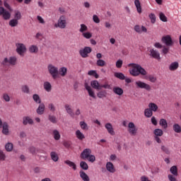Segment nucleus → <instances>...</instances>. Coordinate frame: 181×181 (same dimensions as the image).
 I'll use <instances>...</instances> for the list:
<instances>
[{
  "label": "nucleus",
  "instance_id": "f257e3e1",
  "mask_svg": "<svg viewBox=\"0 0 181 181\" xmlns=\"http://www.w3.org/2000/svg\"><path fill=\"white\" fill-rule=\"evenodd\" d=\"M129 66H132L129 73L132 76H134V77H138L139 74L141 76H146V74H148L146 70L138 64H129Z\"/></svg>",
  "mask_w": 181,
  "mask_h": 181
},
{
  "label": "nucleus",
  "instance_id": "f03ea898",
  "mask_svg": "<svg viewBox=\"0 0 181 181\" xmlns=\"http://www.w3.org/2000/svg\"><path fill=\"white\" fill-rule=\"evenodd\" d=\"M17 59L16 57H10L9 58H4L1 62L3 67H9V66H16Z\"/></svg>",
  "mask_w": 181,
  "mask_h": 181
},
{
  "label": "nucleus",
  "instance_id": "7ed1b4c3",
  "mask_svg": "<svg viewBox=\"0 0 181 181\" xmlns=\"http://www.w3.org/2000/svg\"><path fill=\"white\" fill-rule=\"evenodd\" d=\"M47 69L50 76H52L54 80H56L59 77V68L54 66L53 64H49Z\"/></svg>",
  "mask_w": 181,
  "mask_h": 181
},
{
  "label": "nucleus",
  "instance_id": "20e7f679",
  "mask_svg": "<svg viewBox=\"0 0 181 181\" xmlns=\"http://www.w3.org/2000/svg\"><path fill=\"white\" fill-rule=\"evenodd\" d=\"M66 25V16H61L58 20V23L54 24L55 28H60V29H65Z\"/></svg>",
  "mask_w": 181,
  "mask_h": 181
},
{
  "label": "nucleus",
  "instance_id": "39448f33",
  "mask_svg": "<svg viewBox=\"0 0 181 181\" xmlns=\"http://www.w3.org/2000/svg\"><path fill=\"white\" fill-rule=\"evenodd\" d=\"M93 52V49L90 47H85L83 49H81L79 51V54L83 57V59H86L88 57L89 53H91Z\"/></svg>",
  "mask_w": 181,
  "mask_h": 181
},
{
  "label": "nucleus",
  "instance_id": "423d86ee",
  "mask_svg": "<svg viewBox=\"0 0 181 181\" xmlns=\"http://www.w3.org/2000/svg\"><path fill=\"white\" fill-rule=\"evenodd\" d=\"M16 52L20 56H24L25 53H26V46H25L22 43L16 44Z\"/></svg>",
  "mask_w": 181,
  "mask_h": 181
},
{
  "label": "nucleus",
  "instance_id": "0eeeda50",
  "mask_svg": "<svg viewBox=\"0 0 181 181\" xmlns=\"http://www.w3.org/2000/svg\"><path fill=\"white\" fill-rule=\"evenodd\" d=\"M128 132L130 135L135 136V135H136V132H138V129L135 126V124H134V122H129L128 124Z\"/></svg>",
  "mask_w": 181,
  "mask_h": 181
},
{
  "label": "nucleus",
  "instance_id": "6e6552de",
  "mask_svg": "<svg viewBox=\"0 0 181 181\" xmlns=\"http://www.w3.org/2000/svg\"><path fill=\"white\" fill-rule=\"evenodd\" d=\"M136 86H137L139 88H144L145 90H147V91H151V86L144 82L140 81H136Z\"/></svg>",
  "mask_w": 181,
  "mask_h": 181
},
{
  "label": "nucleus",
  "instance_id": "1a4fd4ad",
  "mask_svg": "<svg viewBox=\"0 0 181 181\" xmlns=\"http://www.w3.org/2000/svg\"><path fill=\"white\" fill-rule=\"evenodd\" d=\"M163 43H165L167 46H173V41L170 35H166L162 37L161 39Z\"/></svg>",
  "mask_w": 181,
  "mask_h": 181
},
{
  "label": "nucleus",
  "instance_id": "9d476101",
  "mask_svg": "<svg viewBox=\"0 0 181 181\" xmlns=\"http://www.w3.org/2000/svg\"><path fill=\"white\" fill-rule=\"evenodd\" d=\"M91 155V149L86 148L81 153V158L86 160V159H88V156Z\"/></svg>",
  "mask_w": 181,
  "mask_h": 181
},
{
  "label": "nucleus",
  "instance_id": "9b49d317",
  "mask_svg": "<svg viewBox=\"0 0 181 181\" xmlns=\"http://www.w3.org/2000/svg\"><path fill=\"white\" fill-rule=\"evenodd\" d=\"M150 56L153 57V59H156V60H160V54L156 49H151L150 50Z\"/></svg>",
  "mask_w": 181,
  "mask_h": 181
},
{
  "label": "nucleus",
  "instance_id": "f8f14e48",
  "mask_svg": "<svg viewBox=\"0 0 181 181\" xmlns=\"http://www.w3.org/2000/svg\"><path fill=\"white\" fill-rule=\"evenodd\" d=\"M2 129V134L4 135H8L9 134V124H8V122H4L3 123V125L1 126Z\"/></svg>",
  "mask_w": 181,
  "mask_h": 181
},
{
  "label": "nucleus",
  "instance_id": "ddd939ff",
  "mask_svg": "<svg viewBox=\"0 0 181 181\" xmlns=\"http://www.w3.org/2000/svg\"><path fill=\"white\" fill-rule=\"evenodd\" d=\"M106 169L110 173H115V167H114V164L111 162H107L106 163Z\"/></svg>",
  "mask_w": 181,
  "mask_h": 181
},
{
  "label": "nucleus",
  "instance_id": "4468645a",
  "mask_svg": "<svg viewBox=\"0 0 181 181\" xmlns=\"http://www.w3.org/2000/svg\"><path fill=\"white\" fill-rule=\"evenodd\" d=\"M105 127L106 128L108 134L110 135H115V132H114V128H112V124H111V123H107L105 125Z\"/></svg>",
  "mask_w": 181,
  "mask_h": 181
},
{
  "label": "nucleus",
  "instance_id": "2eb2a0df",
  "mask_svg": "<svg viewBox=\"0 0 181 181\" xmlns=\"http://www.w3.org/2000/svg\"><path fill=\"white\" fill-rule=\"evenodd\" d=\"M46 107L45 106V105L43 103L40 104V105L38 106V107L36 110V112L37 114H38V115H43V114H45V108Z\"/></svg>",
  "mask_w": 181,
  "mask_h": 181
},
{
  "label": "nucleus",
  "instance_id": "dca6fc26",
  "mask_svg": "<svg viewBox=\"0 0 181 181\" xmlns=\"http://www.w3.org/2000/svg\"><path fill=\"white\" fill-rule=\"evenodd\" d=\"M23 125H28L29 124L30 125H32L33 124V119L30 118V117H23Z\"/></svg>",
  "mask_w": 181,
  "mask_h": 181
},
{
  "label": "nucleus",
  "instance_id": "f3484780",
  "mask_svg": "<svg viewBox=\"0 0 181 181\" xmlns=\"http://www.w3.org/2000/svg\"><path fill=\"white\" fill-rule=\"evenodd\" d=\"M90 86L94 88L95 90H101V85H100V83H98V81L95 80L92 81L90 82Z\"/></svg>",
  "mask_w": 181,
  "mask_h": 181
},
{
  "label": "nucleus",
  "instance_id": "a211bd4d",
  "mask_svg": "<svg viewBox=\"0 0 181 181\" xmlns=\"http://www.w3.org/2000/svg\"><path fill=\"white\" fill-rule=\"evenodd\" d=\"M79 175L83 181H90V177L84 171L81 170Z\"/></svg>",
  "mask_w": 181,
  "mask_h": 181
},
{
  "label": "nucleus",
  "instance_id": "6ab92c4d",
  "mask_svg": "<svg viewBox=\"0 0 181 181\" xmlns=\"http://www.w3.org/2000/svg\"><path fill=\"white\" fill-rule=\"evenodd\" d=\"M179 69V62H175L170 64L169 66V70L171 71H175V70H177Z\"/></svg>",
  "mask_w": 181,
  "mask_h": 181
},
{
  "label": "nucleus",
  "instance_id": "aec40b11",
  "mask_svg": "<svg viewBox=\"0 0 181 181\" xmlns=\"http://www.w3.org/2000/svg\"><path fill=\"white\" fill-rule=\"evenodd\" d=\"M64 108L67 112L70 115V117H72V118L74 117V112H73V110L71 107H70V105L66 104L64 106Z\"/></svg>",
  "mask_w": 181,
  "mask_h": 181
},
{
  "label": "nucleus",
  "instance_id": "412c9836",
  "mask_svg": "<svg viewBox=\"0 0 181 181\" xmlns=\"http://www.w3.org/2000/svg\"><path fill=\"white\" fill-rule=\"evenodd\" d=\"M112 90L117 95H122L124 94V90L119 87H114Z\"/></svg>",
  "mask_w": 181,
  "mask_h": 181
},
{
  "label": "nucleus",
  "instance_id": "4be33fe9",
  "mask_svg": "<svg viewBox=\"0 0 181 181\" xmlns=\"http://www.w3.org/2000/svg\"><path fill=\"white\" fill-rule=\"evenodd\" d=\"M76 136L79 139V141H83V139H85L86 136H84V134H83L80 130L76 131Z\"/></svg>",
  "mask_w": 181,
  "mask_h": 181
},
{
  "label": "nucleus",
  "instance_id": "5701e85b",
  "mask_svg": "<svg viewBox=\"0 0 181 181\" xmlns=\"http://www.w3.org/2000/svg\"><path fill=\"white\" fill-rule=\"evenodd\" d=\"M44 89L45 90V91H47V93H50V91H52V84L50 83V82L49 81H45L44 83Z\"/></svg>",
  "mask_w": 181,
  "mask_h": 181
},
{
  "label": "nucleus",
  "instance_id": "b1692460",
  "mask_svg": "<svg viewBox=\"0 0 181 181\" xmlns=\"http://www.w3.org/2000/svg\"><path fill=\"white\" fill-rule=\"evenodd\" d=\"M148 108L151 112L153 111V112H156L158 111V105L153 103H151L148 105Z\"/></svg>",
  "mask_w": 181,
  "mask_h": 181
},
{
  "label": "nucleus",
  "instance_id": "393cba45",
  "mask_svg": "<svg viewBox=\"0 0 181 181\" xmlns=\"http://www.w3.org/2000/svg\"><path fill=\"white\" fill-rule=\"evenodd\" d=\"M134 5L137 9L139 13H142V6H141V2L139 1H134Z\"/></svg>",
  "mask_w": 181,
  "mask_h": 181
},
{
  "label": "nucleus",
  "instance_id": "a878e982",
  "mask_svg": "<svg viewBox=\"0 0 181 181\" xmlns=\"http://www.w3.org/2000/svg\"><path fill=\"white\" fill-rule=\"evenodd\" d=\"M50 157L54 162H57L59 160V156L57 155V153L54 151L50 153Z\"/></svg>",
  "mask_w": 181,
  "mask_h": 181
},
{
  "label": "nucleus",
  "instance_id": "bb28decb",
  "mask_svg": "<svg viewBox=\"0 0 181 181\" xmlns=\"http://www.w3.org/2000/svg\"><path fill=\"white\" fill-rule=\"evenodd\" d=\"M59 74L62 76V77H64L66 74H67V68L66 67H62L59 70Z\"/></svg>",
  "mask_w": 181,
  "mask_h": 181
},
{
  "label": "nucleus",
  "instance_id": "cd10ccee",
  "mask_svg": "<svg viewBox=\"0 0 181 181\" xmlns=\"http://www.w3.org/2000/svg\"><path fill=\"white\" fill-rule=\"evenodd\" d=\"M33 99L37 104H42V100L40 99V96L37 94H34L33 95Z\"/></svg>",
  "mask_w": 181,
  "mask_h": 181
},
{
  "label": "nucleus",
  "instance_id": "c85d7f7f",
  "mask_svg": "<svg viewBox=\"0 0 181 181\" xmlns=\"http://www.w3.org/2000/svg\"><path fill=\"white\" fill-rule=\"evenodd\" d=\"M159 124L160 125V127L164 128V129H166V128H168V122L165 119H160Z\"/></svg>",
  "mask_w": 181,
  "mask_h": 181
},
{
  "label": "nucleus",
  "instance_id": "c756f323",
  "mask_svg": "<svg viewBox=\"0 0 181 181\" xmlns=\"http://www.w3.org/2000/svg\"><path fill=\"white\" fill-rule=\"evenodd\" d=\"M1 16L5 21H8V19H11V13H9V11L6 10H4V12L3 13V15Z\"/></svg>",
  "mask_w": 181,
  "mask_h": 181
},
{
  "label": "nucleus",
  "instance_id": "7c9ffc66",
  "mask_svg": "<svg viewBox=\"0 0 181 181\" xmlns=\"http://www.w3.org/2000/svg\"><path fill=\"white\" fill-rule=\"evenodd\" d=\"M65 163L66 165H68V166H70V168H72V169H74V170H76L77 169V166L76 165V163H74L72 161L67 160L65 161Z\"/></svg>",
  "mask_w": 181,
  "mask_h": 181
},
{
  "label": "nucleus",
  "instance_id": "2f4dec72",
  "mask_svg": "<svg viewBox=\"0 0 181 181\" xmlns=\"http://www.w3.org/2000/svg\"><path fill=\"white\" fill-rule=\"evenodd\" d=\"M173 131H175L177 134H180L181 132V127L179 124H174L173 126Z\"/></svg>",
  "mask_w": 181,
  "mask_h": 181
},
{
  "label": "nucleus",
  "instance_id": "473e14b6",
  "mask_svg": "<svg viewBox=\"0 0 181 181\" xmlns=\"http://www.w3.org/2000/svg\"><path fill=\"white\" fill-rule=\"evenodd\" d=\"M170 172L174 176H177V167L176 165H173L170 168Z\"/></svg>",
  "mask_w": 181,
  "mask_h": 181
},
{
  "label": "nucleus",
  "instance_id": "72a5a7b5",
  "mask_svg": "<svg viewBox=\"0 0 181 181\" xmlns=\"http://www.w3.org/2000/svg\"><path fill=\"white\" fill-rule=\"evenodd\" d=\"M5 149L7 152H12V149H13V144L12 143H7L5 145Z\"/></svg>",
  "mask_w": 181,
  "mask_h": 181
},
{
  "label": "nucleus",
  "instance_id": "f704fd0d",
  "mask_svg": "<svg viewBox=\"0 0 181 181\" xmlns=\"http://www.w3.org/2000/svg\"><path fill=\"white\" fill-rule=\"evenodd\" d=\"M115 77H117V78H119V80H125V75L121 72L115 73Z\"/></svg>",
  "mask_w": 181,
  "mask_h": 181
},
{
  "label": "nucleus",
  "instance_id": "c9c22d12",
  "mask_svg": "<svg viewBox=\"0 0 181 181\" xmlns=\"http://www.w3.org/2000/svg\"><path fill=\"white\" fill-rule=\"evenodd\" d=\"M38 51H39V49L37 48V46H36V45H31L29 47V52L30 53H37Z\"/></svg>",
  "mask_w": 181,
  "mask_h": 181
},
{
  "label": "nucleus",
  "instance_id": "e433bc0d",
  "mask_svg": "<svg viewBox=\"0 0 181 181\" xmlns=\"http://www.w3.org/2000/svg\"><path fill=\"white\" fill-rule=\"evenodd\" d=\"M14 13V19H16V21H20V19H22V14L21 13V11H15Z\"/></svg>",
  "mask_w": 181,
  "mask_h": 181
},
{
  "label": "nucleus",
  "instance_id": "4c0bfd02",
  "mask_svg": "<svg viewBox=\"0 0 181 181\" xmlns=\"http://www.w3.org/2000/svg\"><path fill=\"white\" fill-rule=\"evenodd\" d=\"M80 167L83 170H88V164H87V163H86L85 161H81Z\"/></svg>",
  "mask_w": 181,
  "mask_h": 181
},
{
  "label": "nucleus",
  "instance_id": "58836bf2",
  "mask_svg": "<svg viewBox=\"0 0 181 181\" xmlns=\"http://www.w3.org/2000/svg\"><path fill=\"white\" fill-rule=\"evenodd\" d=\"M153 114L152 110H149L148 108L146 109L144 111L145 117H147V118H151Z\"/></svg>",
  "mask_w": 181,
  "mask_h": 181
},
{
  "label": "nucleus",
  "instance_id": "ea45409f",
  "mask_svg": "<svg viewBox=\"0 0 181 181\" xmlns=\"http://www.w3.org/2000/svg\"><path fill=\"white\" fill-rule=\"evenodd\" d=\"M48 119L52 124H56L57 122V119L55 117L54 115H48Z\"/></svg>",
  "mask_w": 181,
  "mask_h": 181
},
{
  "label": "nucleus",
  "instance_id": "a19ab883",
  "mask_svg": "<svg viewBox=\"0 0 181 181\" xmlns=\"http://www.w3.org/2000/svg\"><path fill=\"white\" fill-rule=\"evenodd\" d=\"M21 91H23L25 94H29L30 93L29 86L28 85H24L21 88Z\"/></svg>",
  "mask_w": 181,
  "mask_h": 181
},
{
  "label": "nucleus",
  "instance_id": "79ce46f5",
  "mask_svg": "<svg viewBox=\"0 0 181 181\" xmlns=\"http://www.w3.org/2000/svg\"><path fill=\"white\" fill-rule=\"evenodd\" d=\"M154 134L156 136H162L163 135V131L160 129H156L154 130Z\"/></svg>",
  "mask_w": 181,
  "mask_h": 181
},
{
  "label": "nucleus",
  "instance_id": "37998d69",
  "mask_svg": "<svg viewBox=\"0 0 181 181\" xmlns=\"http://www.w3.org/2000/svg\"><path fill=\"white\" fill-rule=\"evenodd\" d=\"M80 125L81 129H83V131H88V125H87V123L85 122H80Z\"/></svg>",
  "mask_w": 181,
  "mask_h": 181
},
{
  "label": "nucleus",
  "instance_id": "c03bdc74",
  "mask_svg": "<svg viewBox=\"0 0 181 181\" xmlns=\"http://www.w3.org/2000/svg\"><path fill=\"white\" fill-rule=\"evenodd\" d=\"M98 98H103V97H107V91L100 90L97 93Z\"/></svg>",
  "mask_w": 181,
  "mask_h": 181
},
{
  "label": "nucleus",
  "instance_id": "a18cd8bd",
  "mask_svg": "<svg viewBox=\"0 0 181 181\" xmlns=\"http://www.w3.org/2000/svg\"><path fill=\"white\" fill-rule=\"evenodd\" d=\"M18 23V20L13 18L9 21V25L11 26V28H15V26H17Z\"/></svg>",
  "mask_w": 181,
  "mask_h": 181
},
{
  "label": "nucleus",
  "instance_id": "49530a36",
  "mask_svg": "<svg viewBox=\"0 0 181 181\" xmlns=\"http://www.w3.org/2000/svg\"><path fill=\"white\" fill-rule=\"evenodd\" d=\"M159 18L160 20L162 21V22H168V18L166 17V16H165L163 13L160 12L159 13Z\"/></svg>",
  "mask_w": 181,
  "mask_h": 181
},
{
  "label": "nucleus",
  "instance_id": "de8ad7c7",
  "mask_svg": "<svg viewBox=\"0 0 181 181\" xmlns=\"http://www.w3.org/2000/svg\"><path fill=\"white\" fill-rule=\"evenodd\" d=\"M53 135H54V139H56V141H59V139H60V133H59V131L54 130Z\"/></svg>",
  "mask_w": 181,
  "mask_h": 181
},
{
  "label": "nucleus",
  "instance_id": "09e8293b",
  "mask_svg": "<svg viewBox=\"0 0 181 181\" xmlns=\"http://www.w3.org/2000/svg\"><path fill=\"white\" fill-rule=\"evenodd\" d=\"M96 64L97 66H98L99 67H104V66H105V61L103 60V59H98L96 62Z\"/></svg>",
  "mask_w": 181,
  "mask_h": 181
},
{
  "label": "nucleus",
  "instance_id": "8fccbe9b",
  "mask_svg": "<svg viewBox=\"0 0 181 181\" xmlns=\"http://www.w3.org/2000/svg\"><path fill=\"white\" fill-rule=\"evenodd\" d=\"M88 29V28H87V25H86L85 24H81V28L79 30V32H81V33H84V32H86Z\"/></svg>",
  "mask_w": 181,
  "mask_h": 181
},
{
  "label": "nucleus",
  "instance_id": "3c124183",
  "mask_svg": "<svg viewBox=\"0 0 181 181\" xmlns=\"http://www.w3.org/2000/svg\"><path fill=\"white\" fill-rule=\"evenodd\" d=\"M148 16L152 23H155L156 22V16H155V14L150 13Z\"/></svg>",
  "mask_w": 181,
  "mask_h": 181
},
{
  "label": "nucleus",
  "instance_id": "603ef678",
  "mask_svg": "<svg viewBox=\"0 0 181 181\" xmlns=\"http://www.w3.org/2000/svg\"><path fill=\"white\" fill-rule=\"evenodd\" d=\"M161 151L165 152L167 155H170V151H169V148L165 146H161Z\"/></svg>",
  "mask_w": 181,
  "mask_h": 181
},
{
  "label": "nucleus",
  "instance_id": "864d4df0",
  "mask_svg": "<svg viewBox=\"0 0 181 181\" xmlns=\"http://www.w3.org/2000/svg\"><path fill=\"white\" fill-rule=\"evenodd\" d=\"M48 108L49 110L52 111V112H54V111H56V107L54 106V104H53V103L48 104Z\"/></svg>",
  "mask_w": 181,
  "mask_h": 181
},
{
  "label": "nucleus",
  "instance_id": "5fc2aeb1",
  "mask_svg": "<svg viewBox=\"0 0 181 181\" xmlns=\"http://www.w3.org/2000/svg\"><path fill=\"white\" fill-rule=\"evenodd\" d=\"M6 159V156L2 150H0V160H5Z\"/></svg>",
  "mask_w": 181,
  "mask_h": 181
},
{
  "label": "nucleus",
  "instance_id": "6e6d98bb",
  "mask_svg": "<svg viewBox=\"0 0 181 181\" xmlns=\"http://www.w3.org/2000/svg\"><path fill=\"white\" fill-rule=\"evenodd\" d=\"M3 99L6 100V103H9V101H11V98L9 97V95L7 93H4L3 95Z\"/></svg>",
  "mask_w": 181,
  "mask_h": 181
},
{
  "label": "nucleus",
  "instance_id": "4d7b16f0",
  "mask_svg": "<svg viewBox=\"0 0 181 181\" xmlns=\"http://www.w3.org/2000/svg\"><path fill=\"white\" fill-rule=\"evenodd\" d=\"M86 159H88V160L89 161V162H91L92 163H93V162H95V156H94V155H90L89 156H88V158H86Z\"/></svg>",
  "mask_w": 181,
  "mask_h": 181
},
{
  "label": "nucleus",
  "instance_id": "13d9d810",
  "mask_svg": "<svg viewBox=\"0 0 181 181\" xmlns=\"http://www.w3.org/2000/svg\"><path fill=\"white\" fill-rule=\"evenodd\" d=\"M83 37H86V39H90L92 37L93 35L90 33H83Z\"/></svg>",
  "mask_w": 181,
  "mask_h": 181
},
{
  "label": "nucleus",
  "instance_id": "bf43d9fd",
  "mask_svg": "<svg viewBox=\"0 0 181 181\" xmlns=\"http://www.w3.org/2000/svg\"><path fill=\"white\" fill-rule=\"evenodd\" d=\"M88 95H90V97H92V98H96L95 97V93H94V91H93V89H89L88 90Z\"/></svg>",
  "mask_w": 181,
  "mask_h": 181
},
{
  "label": "nucleus",
  "instance_id": "052dcab7",
  "mask_svg": "<svg viewBox=\"0 0 181 181\" xmlns=\"http://www.w3.org/2000/svg\"><path fill=\"white\" fill-rule=\"evenodd\" d=\"M122 60H117L116 62V67H117V69H121L122 67Z\"/></svg>",
  "mask_w": 181,
  "mask_h": 181
},
{
  "label": "nucleus",
  "instance_id": "680f3d73",
  "mask_svg": "<svg viewBox=\"0 0 181 181\" xmlns=\"http://www.w3.org/2000/svg\"><path fill=\"white\" fill-rule=\"evenodd\" d=\"M134 30L137 33H142V30L141 29V27L139 25H135Z\"/></svg>",
  "mask_w": 181,
  "mask_h": 181
},
{
  "label": "nucleus",
  "instance_id": "e2e57ef3",
  "mask_svg": "<svg viewBox=\"0 0 181 181\" xmlns=\"http://www.w3.org/2000/svg\"><path fill=\"white\" fill-rule=\"evenodd\" d=\"M93 19L95 23H100V18H98V16H97V15H93Z\"/></svg>",
  "mask_w": 181,
  "mask_h": 181
},
{
  "label": "nucleus",
  "instance_id": "0e129e2a",
  "mask_svg": "<svg viewBox=\"0 0 181 181\" xmlns=\"http://www.w3.org/2000/svg\"><path fill=\"white\" fill-rule=\"evenodd\" d=\"M103 88H107L110 90V88H111V86L108 83L100 85V90H103Z\"/></svg>",
  "mask_w": 181,
  "mask_h": 181
},
{
  "label": "nucleus",
  "instance_id": "69168bd1",
  "mask_svg": "<svg viewBox=\"0 0 181 181\" xmlns=\"http://www.w3.org/2000/svg\"><path fill=\"white\" fill-rule=\"evenodd\" d=\"M163 49L162 50V52L163 53V54H168V53L169 52V48H168L165 46H163Z\"/></svg>",
  "mask_w": 181,
  "mask_h": 181
},
{
  "label": "nucleus",
  "instance_id": "338daca9",
  "mask_svg": "<svg viewBox=\"0 0 181 181\" xmlns=\"http://www.w3.org/2000/svg\"><path fill=\"white\" fill-rule=\"evenodd\" d=\"M29 151L30 152V153H36V148H35L34 146H31L29 148Z\"/></svg>",
  "mask_w": 181,
  "mask_h": 181
},
{
  "label": "nucleus",
  "instance_id": "774afa93",
  "mask_svg": "<svg viewBox=\"0 0 181 181\" xmlns=\"http://www.w3.org/2000/svg\"><path fill=\"white\" fill-rule=\"evenodd\" d=\"M37 19L39 21L40 23L45 24V20L43 18H42V16H37Z\"/></svg>",
  "mask_w": 181,
  "mask_h": 181
}]
</instances>
